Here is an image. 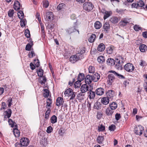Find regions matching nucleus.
Instances as JSON below:
<instances>
[{"instance_id": "nucleus-1", "label": "nucleus", "mask_w": 147, "mask_h": 147, "mask_svg": "<svg viewBox=\"0 0 147 147\" xmlns=\"http://www.w3.org/2000/svg\"><path fill=\"white\" fill-rule=\"evenodd\" d=\"M94 7L93 5L90 2H86L83 5L84 9L88 12H89L92 10Z\"/></svg>"}, {"instance_id": "nucleus-2", "label": "nucleus", "mask_w": 147, "mask_h": 147, "mask_svg": "<svg viewBox=\"0 0 147 147\" xmlns=\"http://www.w3.org/2000/svg\"><path fill=\"white\" fill-rule=\"evenodd\" d=\"M124 69L128 72H132L135 69V67L133 65L130 63H126L124 66Z\"/></svg>"}, {"instance_id": "nucleus-3", "label": "nucleus", "mask_w": 147, "mask_h": 147, "mask_svg": "<svg viewBox=\"0 0 147 147\" xmlns=\"http://www.w3.org/2000/svg\"><path fill=\"white\" fill-rule=\"evenodd\" d=\"M79 55V54H76L75 55L71 56L69 58L70 61L72 63H74L78 60L82 59L83 57L80 56Z\"/></svg>"}, {"instance_id": "nucleus-4", "label": "nucleus", "mask_w": 147, "mask_h": 147, "mask_svg": "<svg viewBox=\"0 0 147 147\" xmlns=\"http://www.w3.org/2000/svg\"><path fill=\"white\" fill-rule=\"evenodd\" d=\"M144 130V127L141 125H139L135 127L134 131L136 134L141 135L142 134Z\"/></svg>"}, {"instance_id": "nucleus-5", "label": "nucleus", "mask_w": 147, "mask_h": 147, "mask_svg": "<svg viewBox=\"0 0 147 147\" xmlns=\"http://www.w3.org/2000/svg\"><path fill=\"white\" fill-rule=\"evenodd\" d=\"M131 18L126 17L122 19L119 23V26H126L127 24L130 22Z\"/></svg>"}, {"instance_id": "nucleus-6", "label": "nucleus", "mask_w": 147, "mask_h": 147, "mask_svg": "<svg viewBox=\"0 0 147 147\" xmlns=\"http://www.w3.org/2000/svg\"><path fill=\"white\" fill-rule=\"evenodd\" d=\"M54 15L53 13L51 11H48L46 13V18L47 19L49 22H51L54 20Z\"/></svg>"}, {"instance_id": "nucleus-7", "label": "nucleus", "mask_w": 147, "mask_h": 147, "mask_svg": "<svg viewBox=\"0 0 147 147\" xmlns=\"http://www.w3.org/2000/svg\"><path fill=\"white\" fill-rule=\"evenodd\" d=\"M101 12L104 14L103 19L104 20H106L107 18L111 16L112 13L111 11H106L104 9H102L101 10Z\"/></svg>"}, {"instance_id": "nucleus-8", "label": "nucleus", "mask_w": 147, "mask_h": 147, "mask_svg": "<svg viewBox=\"0 0 147 147\" xmlns=\"http://www.w3.org/2000/svg\"><path fill=\"white\" fill-rule=\"evenodd\" d=\"M30 142L29 140L26 138L23 137L20 139V143L24 146H27Z\"/></svg>"}, {"instance_id": "nucleus-9", "label": "nucleus", "mask_w": 147, "mask_h": 147, "mask_svg": "<svg viewBox=\"0 0 147 147\" xmlns=\"http://www.w3.org/2000/svg\"><path fill=\"white\" fill-rule=\"evenodd\" d=\"M107 78V81L109 82L108 84L110 85H111L115 79L114 76L113 74H109Z\"/></svg>"}, {"instance_id": "nucleus-10", "label": "nucleus", "mask_w": 147, "mask_h": 147, "mask_svg": "<svg viewBox=\"0 0 147 147\" xmlns=\"http://www.w3.org/2000/svg\"><path fill=\"white\" fill-rule=\"evenodd\" d=\"M92 76L90 75H88L85 78V82L87 84H89L91 83L93 81Z\"/></svg>"}, {"instance_id": "nucleus-11", "label": "nucleus", "mask_w": 147, "mask_h": 147, "mask_svg": "<svg viewBox=\"0 0 147 147\" xmlns=\"http://www.w3.org/2000/svg\"><path fill=\"white\" fill-rule=\"evenodd\" d=\"M64 102L63 98L58 97L56 100V105L57 106L59 107L63 105Z\"/></svg>"}, {"instance_id": "nucleus-12", "label": "nucleus", "mask_w": 147, "mask_h": 147, "mask_svg": "<svg viewBox=\"0 0 147 147\" xmlns=\"http://www.w3.org/2000/svg\"><path fill=\"white\" fill-rule=\"evenodd\" d=\"M66 31L68 34H70L74 32L77 31L78 32V34H79V31L77 30L75 28L73 27H71L68 29L66 30Z\"/></svg>"}, {"instance_id": "nucleus-13", "label": "nucleus", "mask_w": 147, "mask_h": 147, "mask_svg": "<svg viewBox=\"0 0 147 147\" xmlns=\"http://www.w3.org/2000/svg\"><path fill=\"white\" fill-rule=\"evenodd\" d=\"M115 49V47L112 45H110L106 49L107 53L109 54H112L113 52V50Z\"/></svg>"}, {"instance_id": "nucleus-14", "label": "nucleus", "mask_w": 147, "mask_h": 147, "mask_svg": "<svg viewBox=\"0 0 147 147\" xmlns=\"http://www.w3.org/2000/svg\"><path fill=\"white\" fill-rule=\"evenodd\" d=\"M106 94L107 96L109 97V98L112 99L115 96V92L113 90H108L106 92Z\"/></svg>"}, {"instance_id": "nucleus-15", "label": "nucleus", "mask_w": 147, "mask_h": 147, "mask_svg": "<svg viewBox=\"0 0 147 147\" xmlns=\"http://www.w3.org/2000/svg\"><path fill=\"white\" fill-rule=\"evenodd\" d=\"M93 81L94 82L98 81L100 78V74L97 73H95L92 76Z\"/></svg>"}, {"instance_id": "nucleus-16", "label": "nucleus", "mask_w": 147, "mask_h": 147, "mask_svg": "<svg viewBox=\"0 0 147 147\" xmlns=\"http://www.w3.org/2000/svg\"><path fill=\"white\" fill-rule=\"evenodd\" d=\"M104 89L102 88H98L96 90V93L98 95L101 96L104 94Z\"/></svg>"}, {"instance_id": "nucleus-17", "label": "nucleus", "mask_w": 147, "mask_h": 147, "mask_svg": "<svg viewBox=\"0 0 147 147\" xmlns=\"http://www.w3.org/2000/svg\"><path fill=\"white\" fill-rule=\"evenodd\" d=\"M109 72L113 73L115 76H117L120 79H125V77L117 73L114 71L111 70L109 71Z\"/></svg>"}, {"instance_id": "nucleus-18", "label": "nucleus", "mask_w": 147, "mask_h": 147, "mask_svg": "<svg viewBox=\"0 0 147 147\" xmlns=\"http://www.w3.org/2000/svg\"><path fill=\"white\" fill-rule=\"evenodd\" d=\"M109 97H103L101 99V102L104 105H107L109 103Z\"/></svg>"}, {"instance_id": "nucleus-19", "label": "nucleus", "mask_w": 147, "mask_h": 147, "mask_svg": "<svg viewBox=\"0 0 147 147\" xmlns=\"http://www.w3.org/2000/svg\"><path fill=\"white\" fill-rule=\"evenodd\" d=\"M89 86L87 84H83L81 88V91L82 93H85L88 90Z\"/></svg>"}, {"instance_id": "nucleus-20", "label": "nucleus", "mask_w": 147, "mask_h": 147, "mask_svg": "<svg viewBox=\"0 0 147 147\" xmlns=\"http://www.w3.org/2000/svg\"><path fill=\"white\" fill-rule=\"evenodd\" d=\"M114 112V110H113L109 108L108 107L105 110V113L106 115L107 116H111L112 115L113 113Z\"/></svg>"}, {"instance_id": "nucleus-21", "label": "nucleus", "mask_w": 147, "mask_h": 147, "mask_svg": "<svg viewBox=\"0 0 147 147\" xmlns=\"http://www.w3.org/2000/svg\"><path fill=\"white\" fill-rule=\"evenodd\" d=\"M107 63L109 65L113 66L115 64V61L112 58H109L107 60Z\"/></svg>"}, {"instance_id": "nucleus-22", "label": "nucleus", "mask_w": 147, "mask_h": 147, "mask_svg": "<svg viewBox=\"0 0 147 147\" xmlns=\"http://www.w3.org/2000/svg\"><path fill=\"white\" fill-rule=\"evenodd\" d=\"M139 49L142 52H144L147 50V46L145 45L141 44L139 46Z\"/></svg>"}, {"instance_id": "nucleus-23", "label": "nucleus", "mask_w": 147, "mask_h": 147, "mask_svg": "<svg viewBox=\"0 0 147 147\" xmlns=\"http://www.w3.org/2000/svg\"><path fill=\"white\" fill-rule=\"evenodd\" d=\"M119 20L120 19H119L117 17L114 16L111 18L109 20L112 24H115L118 23Z\"/></svg>"}, {"instance_id": "nucleus-24", "label": "nucleus", "mask_w": 147, "mask_h": 147, "mask_svg": "<svg viewBox=\"0 0 147 147\" xmlns=\"http://www.w3.org/2000/svg\"><path fill=\"white\" fill-rule=\"evenodd\" d=\"M20 7V5L18 1H15L13 5V8L16 10H19Z\"/></svg>"}, {"instance_id": "nucleus-25", "label": "nucleus", "mask_w": 147, "mask_h": 147, "mask_svg": "<svg viewBox=\"0 0 147 147\" xmlns=\"http://www.w3.org/2000/svg\"><path fill=\"white\" fill-rule=\"evenodd\" d=\"M86 51V49L84 47H81L80 49V51L77 54H80L79 55L83 57L82 59L84 58V56L83 54L85 53Z\"/></svg>"}, {"instance_id": "nucleus-26", "label": "nucleus", "mask_w": 147, "mask_h": 147, "mask_svg": "<svg viewBox=\"0 0 147 147\" xmlns=\"http://www.w3.org/2000/svg\"><path fill=\"white\" fill-rule=\"evenodd\" d=\"M105 48V47L104 44L102 43H101L98 45L97 49L98 51L102 52L104 50Z\"/></svg>"}, {"instance_id": "nucleus-27", "label": "nucleus", "mask_w": 147, "mask_h": 147, "mask_svg": "<svg viewBox=\"0 0 147 147\" xmlns=\"http://www.w3.org/2000/svg\"><path fill=\"white\" fill-rule=\"evenodd\" d=\"M101 104L98 102H96L94 104L93 108L94 109H96L97 110H100L101 108Z\"/></svg>"}, {"instance_id": "nucleus-28", "label": "nucleus", "mask_w": 147, "mask_h": 147, "mask_svg": "<svg viewBox=\"0 0 147 147\" xmlns=\"http://www.w3.org/2000/svg\"><path fill=\"white\" fill-rule=\"evenodd\" d=\"M103 28L104 31L107 32L110 28V24L107 22H105L103 26Z\"/></svg>"}, {"instance_id": "nucleus-29", "label": "nucleus", "mask_w": 147, "mask_h": 147, "mask_svg": "<svg viewBox=\"0 0 147 147\" xmlns=\"http://www.w3.org/2000/svg\"><path fill=\"white\" fill-rule=\"evenodd\" d=\"M73 92V90L70 88H69L66 89L64 92V94L65 96H69L71 95V94Z\"/></svg>"}, {"instance_id": "nucleus-30", "label": "nucleus", "mask_w": 147, "mask_h": 147, "mask_svg": "<svg viewBox=\"0 0 147 147\" xmlns=\"http://www.w3.org/2000/svg\"><path fill=\"white\" fill-rule=\"evenodd\" d=\"M109 106L110 107L109 108H111V109L114 110V111H115V110L116 109L117 107V104L115 102H112L110 103Z\"/></svg>"}, {"instance_id": "nucleus-31", "label": "nucleus", "mask_w": 147, "mask_h": 147, "mask_svg": "<svg viewBox=\"0 0 147 147\" xmlns=\"http://www.w3.org/2000/svg\"><path fill=\"white\" fill-rule=\"evenodd\" d=\"M97 60L99 63H103L105 62V57L102 56H99L98 57Z\"/></svg>"}, {"instance_id": "nucleus-32", "label": "nucleus", "mask_w": 147, "mask_h": 147, "mask_svg": "<svg viewBox=\"0 0 147 147\" xmlns=\"http://www.w3.org/2000/svg\"><path fill=\"white\" fill-rule=\"evenodd\" d=\"M104 140V137L103 136H99L97 138L96 141L99 144H102Z\"/></svg>"}, {"instance_id": "nucleus-33", "label": "nucleus", "mask_w": 147, "mask_h": 147, "mask_svg": "<svg viewBox=\"0 0 147 147\" xmlns=\"http://www.w3.org/2000/svg\"><path fill=\"white\" fill-rule=\"evenodd\" d=\"M102 24L99 21L95 22L94 24L95 28L97 29H100L102 26Z\"/></svg>"}, {"instance_id": "nucleus-34", "label": "nucleus", "mask_w": 147, "mask_h": 147, "mask_svg": "<svg viewBox=\"0 0 147 147\" xmlns=\"http://www.w3.org/2000/svg\"><path fill=\"white\" fill-rule=\"evenodd\" d=\"M84 79H85L84 74L83 73H80L78 76V80L81 82Z\"/></svg>"}, {"instance_id": "nucleus-35", "label": "nucleus", "mask_w": 147, "mask_h": 147, "mask_svg": "<svg viewBox=\"0 0 147 147\" xmlns=\"http://www.w3.org/2000/svg\"><path fill=\"white\" fill-rule=\"evenodd\" d=\"M96 37V35L94 34H92L90 37L88 39V41L89 42L92 43L94 42L95 40Z\"/></svg>"}, {"instance_id": "nucleus-36", "label": "nucleus", "mask_w": 147, "mask_h": 147, "mask_svg": "<svg viewBox=\"0 0 147 147\" xmlns=\"http://www.w3.org/2000/svg\"><path fill=\"white\" fill-rule=\"evenodd\" d=\"M13 134L16 137H18L20 135V131L18 129L16 128H13Z\"/></svg>"}, {"instance_id": "nucleus-37", "label": "nucleus", "mask_w": 147, "mask_h": 147, "mask_svg": "<svg viewBox=\"0 0 147 147\" xmlns=\"http://www.w3.org/2000/svg\"><path fill=\"white\" fill-rule=\"evenodd\" d=\"M50 120L52 123L53 124L57 122V117L55 115H53L51 117Z\"/></svg>"}, {"instance_id": "nucleus-38", "label": "nucleus", "mask_w": 147, "mask_h": 147, "mask_svg": "<svg viewBox=\"0 0 147 147\" xmlns=\"http://www.w3.org/2000/svg\"><path fill=\"white\" fill-rule=\"evenodd\" d=\"M5 113L6 114V115H5L7 116V118H9L11 117V110L10 109H8L7 111H5Z\"/></svg>"}, {"instance_id": "nucleus-39", "label": "nucleus", "mask_w": 147, "mask_h": 147, "mask_svg": "<svg viewBox=\"0 0 147 147\" xmlns=\"http://www.w3.org/2000/svg\"><path fill=\"white\" fill-rule=\"evenodd\" d=\"M144 3L142 0H139L137 3V5L138 8H139V7H143V6H144Z\"/></svg>"}, {"instance_id": "nucleus-40", "label": "nucleus", "mask_w": 147, "mask_h": 147, "mask_svg": "<svg viewBox=\"0 0 147 147\" xmlns=\"http://www.w3.org/2000/svg\"><path fill=\"white\" fill-rule=\"evenodd\" d=\"M38 76L40 77H41L43 76L44 71L41 68H40L37 71Z\"/></svg>"}, {"instance_id": "nucleus-41", "label": "nucleus", "mask_w": 147, "mask_h": 147, "mask_svg": "<svg viewBox=\"0 0 147 147\" xmlns=\"http://www.w3.org/2000/svg\"><path fill=\"white\" fill-rule=\"evenodd\" d=\"M89 97L90 99H93L95 98V92L90 90L89 92Z\"/></svg>"}, {"instance_id": "nucleus-42", "label": "nucleus", "mask_w": 147, "mask_h": 147, "mask_svg": "<svg viewBox=\"0 0 147 147\" xmlns=\"http://www.w3.org/2000/svg\"><path fill=\"white\" fill-rule=\"evenodd\" d=\"M44 93H43V95L45 97H47L49 95V90L46 89H44L43 90Z\"/></svg>"}, {"instance_id": "nucleus-43", "label": "nucleus", "mask_w": 147, "mask_h": 147, "mask_svg": "<svg viewBox=\"0 0 147 147\" xmlns=\"http://www.w3.org/2000/svg\"><path fill=\"white\" fill-rule=\"evenodd\" d=\"M40 78L42 79L40 80V82L41 84H45L47 82V78L45 76H42L40 77Z\"/></svg>"}, {"instance_id": "nucleus-44", "label": "nucleus", "mask_w": 147, "mask_h": 147, "mask_svg": "<svg viewBox=\"0 0 147 147\" xmlns=\"http://www.w3.org/2000/svg\"><path fill=\"white\" fill-rule=\"evenodd\" d=\"M18 16L19 19L20 20H22L23 19L24 16V13L23 11L22 10L19 11L18 13Z\"/></svg>"}, {"instance_id": "nucleus-45", "label": "nucleus", "mask_w": 147, "mask_h": 147, "mask_svg": "<svg viewBox=\"0 0 147 147\" xmlns=\"http://www.w3.org/2000/svg\"><path fill=\"white\" fill-rule=\"evenodd\" d=\"M54 28V24L52 23L48 24L47 26V29H50L51 31L53 30Z\"/></svg>"}, {"instance_id": "nucleus-46", "label": "nucleus", "mask_w": 147, "mask_h": 147, "mask_svg": "<svg viewBox=\"0 0 147 147\" xmlns=\"http://www.w3.org/2000/svg\"><path fill=\"white\" fill-rule=\"evenodd\" d=\"M81 82L80 81L78 80V81H76L74 84V87L75 88H79L81 86Z\"/></svg>"}, {"instance_id": "nucleus-47", "label": "nucleus", "mask_w": 147, "mask_h": 147, "mask_svg": "<svg viewBox=\"0 0 147 147\" xmlns=\"http://www.w3.org/2000/svg\"><path fill=\"white\" fill-rule=\"evenodd\" d=\"M33 45V43H32V44H30L29 43L28 44L26 45L25 49L26 50L28 51H30L31 50V49Z\"/></svg>"}, {"instance_id": "nucleus-48", "label": "nucleus", "mask_w": 147, "mask_h": 147, "mask_svg": "<svg viewBox=\"0 0 147 147\" xmlns=\"http://www.w3.org/2000/svg\"><path fill=\"white\" fill-rule=\"evenodd\" d=\"M14 13V10L13 9H10L8 12V16L11 18L13 16Z\"/></svg>"}, {"instance_id": "nucleus-49", "label": "nucleus", "mask_w": 147, "mask_h": 147, "mask_svg": "<svg viewBox=\"0 0 147 147\" xmlns=\"http://www.w3.org/2000/svg\"><path fill=\"white\" fill-rule=\"evenodd\" d=\"M89 72L90 73H94L95 71V67L92 66H90L88 68Z\"/></svg>"}, {"instance_id": "nucleus-50", "label": "nucleus", "mask_w": 147, "mask_h": 147, "mask_svg": "<svg viewBox=\"0 0 147 147\" xmlns=\"http://www.w3.org/2000/svg\"><path fill=\"white\" fill-rule=\"evenodd\" d=\"M49 3L47 0H45L43 1V7L47 8L49 6Z\"/></svg>"}, {"instance_id": "nucleus-51", "label": "nucleus", "mask_w": 147, "mask_h": 147, "mask_svg": "<svg viewBox=\"0 0 147 147\" xmlns=\"http://www.w3.org/2000/svg\"><path fill=\"white\" fill-rule=\"evenodd\" d=\"M105 126L102 124H101L100 126L98 127V129L99 131H102L105 130Z\"/></svg>"}, {"instance_id": "nucleus-52", "label": "nucleus", "mask_w": 147, "mask_h": 147, "mask_svg": "<svg viewBox=\"0 0 147 147\" xmlns=\"http://www.w3.org/2000/svg\"><path fill=\"white\" fill-rule=\"evenodd\" d=\"M8 122L9 125H11V127H14V124L16 123L15 122L13 121L11 119H9Z\"/></svg>"}, {"instance_id": "nucleus-53", "label": "nucleus", "mask_w": 147, "mask_h": 147, "mask_svg": "<svg viewBox=\"0 0 147 147\" xmlns=\"http://www.w3.org/2000/svg\"><path fill=\"white\" fill-rule=\"evenodd\" d=\"M25 34L26 37L28 38L30 37V35L29 30L28 29H26L25 31Z\"/></svg>"}, {"instance_id": "nucleus-54", "label": "nucleus", "mask_w": 147, "mask_h": 147, "mask_svg": "<svg viewBox=\"0 0 147 147\" xmlns=\"http://www.w3.org/2000/svg\"><path fill=\"white\" fill-rule=\"evenodd\" d=\"M134 29L136 31H139L142 29V28L140 27L139 25L136 24L134 26Z\"/></svg>"}, {"instance_id": "nucleus-55", "label": "nucleus", "mask_w": 147, "mask_h": 147, "mask_svg": "<svg viewBox=\"0 0 147 147\" xmlns=\"http://www.w3.org/2000/svg\"><path fill=\"white\" fill-rule=\"evenodd\" d=\"M47 100L49 101V102L48 101L47 102L46 108L48 109V108H49L48 107H50L51 106V104L52 103V100L49 98H48Z\"/></svg>"}, {"instance_id": "nucleus-56", "label": "nucleus", "mask_w": 147, "mask_h": 147, "mask_svg": "<svg viewBox=\"0 0 147 147\" xmlns=\"http://www.w3.org/2000/svg\"><path fill=\"white\" fill-rule=\"evenodd\" d=\"M26 21V19H22L20 21V26L22 27H24L26 25L25 21Z\"/></svg>"}, {"instance_id": "nucleus-57", "label": "nucleus", "mask_w": 147, "mask_h": 147, "mask_svg": "<svg viewBox=\"0 0 147 147\" xmlns=\"http://www.w3.org/2000/svg\"><path fill=\"white\" fill-rule=\"evenodd\" d=\"M28 55L30 58H32L34 56H35L34 51H32L31 52H29Z\"/></svg>"}, {"instance_id": "nucleus-58", "label": "nucleus", "mask_w": 147, "mask_h": 147, "mask_svg": "<svg viewBox=\"0 0 147 147\" xmlns=\"http://www.w3.org/2000/svg\"><path fill=\"white\" fill-rule=\"evenodd\" d=\"M76 93H75L73 91L72 92V93L71 94V97L69 98L70 100H73L74 99L75 96H76Z\"/></svg>"}, {"instance_id": "nucleus-59", "label": "nucleus", "mask_w": 147, "mask_h": 147, "mask_svg": "<svg viewBox=\"0 0 147 147\" xmlns=\"http://www.w3.org/2000/svg\"><path fill=\"white\" fill-rule=\"evenodd\" d=\"M116 127L115 125H111L109 127V129L111 131H114Z\"/></svg>"}, {"instance_id": "nucleus-60", "label": "nucleus", "mask_w": 147, "mask_h": 147, "mask_svg": "<svg viewBox=\"0 0 147 147\" xmlns=\"http://www.w3.org/2000/svg\"><path fill=\"white\" fill-rule=\"evenodd\" d=\"M7 102H8V107H10L12 104V98L11 97H9L7 100Z\"/></svg>"}, {"instance_id": "nucleus-61", "label": "nucleus", "mask_w": 147, "mask_h": 147, "mask_svg": "<svg viewBox=\"0 0 147 147\" xmlns=\"http://www.w3.org/2000/svg\"><path fill=\"white\" fill-rule=\"evenodd\" d=\"M121 117L120 113H117L115 115V118L117 121L119 120L121 118Z\"/></svg>"}, {"instance_id": "nucleus-62", "label": "nucleus", "mask_w": 147, "mask_h": 147, "mask_svg": "<svg viewBox=\"0 0 147 147\" xmlns=\"http://www.w3.org/2000/svg\"><path fill=\"white\" fill-rule=\"evenodd\" d=\"M102 115V113L101 112H98L97 113V117L98 119H100Z\"/></svg>"}, {"instance_id": "nucleus-63", "label": "nucleus", "mask_w": 147, "mask_h": 147, "mask_svg": "<svg viewBox=\"0 0 147 147\" xmlns=\"http://www.w3.org/2000/svg\"><path fill=\"white\" fill-rule=\"evenodd\" d=\"M53 131V128L51 126L48 127L47 130V132L48 133H51Z\"/></svg>"}, {"instance_id": "nucleus-64", "label": "nucleus", "mask_w": 147, "mask_h": 147, "mask_svg": "<svg viewBox=\"0 0 147 147\" xmlns=\"http://www.w3.org/2000/svg\"><path fill=\"white\" fill-rule=\"evenodd\" d=\"M59 134L61 136H62L64 134V132L63 131V128H61L59 129Z\"/></svg>"}]
</instances>
